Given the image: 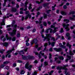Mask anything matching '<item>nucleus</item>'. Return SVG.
Here are the masks:
<instances>
[{"mask_svg":"<svg viewBox=\"0 0 75 75\" xmlns=\"http://www.w3.org/2000/svg\"><path fill=\"white\" fill-rule=\"evenodd\" d=\"M14 24H15V21H13L11 25L12 27H13L14 28L13 30V32L11 33V36H14V35H16V33L17 31L16 30V27H17V25H14Z\"/></svg>","mask_w":75,"mask_h":75,"instance_id":"obj_1","label":"nucleus"},{"mask_svg":"<svg viewBox=\"0 0 75 75\" xmlns=\"http://www.w3.org/2000/svg\"><path fill=\"white\" fill-rule=\"evenodd\" d=\"M46 37H45L44 38V41H45V40H46V39H47V41H48V43L49 44V45H50L51 44V42H50V38H51V35H50L47 34H46Z\"/></svg>","mask_w":75,"mask_h":75,"instance_id":"obj_2","label":"nucleus"},{"mask_svg":"<svg viewBox=\"0 0 75 75\" xmlns=\"http://www.w3.org/2000/svg\"><path fill=\"white\" fill-rule=\"evenodd\" d=\"M25 67L26 69H27L29 71H30L32 67H33V66L31 65H29V63L28 62L25 64Z\"/></svg>","mask_w":75,"mask_h":75,"instance_id":"obj_3","label":"nucleus"},{"mask_svg":"<svg viewBox=\"0 0 75 75\" xmlns=\"http://www.w3.org/2000/svg\"><path fill=\"white\" fill-rule=\"evenodd\" d=\"M22 58L23 59H34V57L31 56H28L26 57L25 56H23V55H22Z\"/></svg>","mask_w":75,"mask_h":75,"instance_id":"obj_4","label":"nucleus"},{"mask_svg":"<svg viewBox=\"0 0 75 75\" xmlns=\"http://www.w3.org/2000/svg\"><path fill=\"white\" fill-rule=\"evenodd\" d=\"M25 14H27V15L26 16L25 19H28V17L29 19L31 18V15L30 14V13L29 12V11H26L25 12Z\"/></svg>","mask_w":75,"mask_h":75,"instance_id":"obj_5","label":"nucleus"},{"mask_svg":"<svg viewBox=\"0 0 75 75\" xmlns=\"http://www.w3.org/2000/svg\"><path fill=\"white\" fill-rule=\"evenodd\" d=\"M69 24H67V25L65 24V23H64L62 24V26H63L64 28H65L66 30L67 31H68L69 30V28H68L69 27Z\"/></svg>","mask_w":75,"mask_h":75,"instance_id":"obj_6","label":"nucleus"},{"mask_svg":"<svg viewBox=\"0 0 75 75\" xmlns=\"http://www.w3.org/2000/svg\"><path fill=\"white\" fill-rule=\"evenodd\" d=\"M14 49L13 48L12 50H11L8 51H7V54L6 56V57L7 58V56L8 55H9V54H10V52H12V51H14Z\"/></svg>","mask_w":75,"mask_h":75,"instance_id":"obj_7","label":"nucleus"},{"mask_svg":"<svg viewBox=\"0 0 75 75\" xmlns=\"http://www.w3.org/2000/svg\"><path fill=\"white\" fill-rule=\"evenodd\" d=\"M25 38H27V40L25 41V42H26V46H29V44L28 42L29 41V39L28 38V37H27V36H26L25 37Z\"/></svg>","mask_w":75,"mask_h":75,"instance_id":"obj_8","label":"nucleus"},{"mask_svg":"<svg viewBox=\"0 0 75 75\" xmlns=\"http://www.w3.org/2000/svg\"><path fill=\"white\" fill-rule=\"evenodd\" d=\"M11 11L13 13H15L17 11V8L15 7H12L11 8Z\"/></svg>","mask_w":75,"mask_h":75,"instance_id":"obj_9","label":"nucleus"},{"mask_svg":"<svg viewBox=\"0 0 75 75\" xmlns=\"http://www.w3.org/2000/svg\"><path fill=\"white\" fill-rule=\"evenodd\" d=\"M66 57L67 58H68L65 60V61L66 62H67L68 61V60H69L71 59V57L70 56H69L68 54H67L66 55Z\"/></svg>","mask_w":75,"mask_h":75,"instance_id":"obj_10","label":"nucleus"},{"mask_svg":"<svg viewBox=\"0 0 75 75\" xmlns=\"http://www.w3.org/2000/svg\"><path fill=\"white\" fill-rule=\"evenodd\" d=\"M54 50L56 51H57V52H60V51H61L62 50V49L61 48H54Z\"/></svg>","mask_w":75,"mask_h":75,"instance_id":"obj_11","label":"nucleus"},{"mask_svg":"<svg viewBox=\"0 0 75 75\" xmlns=\"http://www.w3.org/2000/svg\"><path fill=\"white\" fill-rule=\"evenodd\" d=\"M38 41L36 39H35L34 40H32L31 42V44H33L34 43H35V44H37V43Z\"/></svg>","mask_w":75,"mask_h":75,"instance_id":"obj_12","label":"nucleus"},{"mask_svg":"<svg viewBox=\"0 0 75 75\" xmlns=\"http://www.w3.org/2000/svg\"><path fill=\"white\" fill-rule=\"evenodd\" d=\"M51 28H54V30H53V33H56V32L57 31V28H55L54 27V26L53 25H51Z\"/></svg>","mask_w":75,"mask_h":75,"instance_id":"obj_13","label":"nucleus"},{"mask_svg":"<svg viewBox=\"0 0 75 75\" xmlns=\"http://www.w3.org/2000/svg\"><path fill=\"white\" fill-rule=\"evenodd\" d=\"M60 13L62 15V16H67V13H66V12L64 11H61L60 12Z\"/></svg>","mask_w":75,"mask_h":75,"instance_id":"obj_14","label":"nucleus"},{"mask_svg":"<svg viewBox=\"0 0 75 75\" xmlns=\"http://www.w3.org/2000/svg\"><path fill=\"white\" fill-rule=\"evenodd\" d=\"M42 51H40V54H41L42 55H43V57H45V59H47V56L46 55H44V53H42Z\"/></svg>","mask_w":75,"mask_h":75,"instance_id":"obj_15","label":"nucleus"},{"mask_svg":"<svg viewBox=\"0 0 75 75\" xmlns=\"http://www.w3.org/2000/svg\"><path fill=\"white\" fill-rule=\"evenodd\" d=\"M49 30H50V33H52V29L51 28H49L48 29H47L46 30L45 33H48V32H49Z\"/></svg>","mask_w":75,"mask_h":75,"instance_id":"obj_16","label":"nucleus"},{"mask_svg":"<svg viewBox=\"0 0 75 75\" xmlns=\"http://www.w3.org/2000/svg\"><path fill=\"white\" fill-rule=\"evenodd\" d=\"M39 22L38 21H35L36 24H41L42 22V19H39Z\"/></svg>","mask_w":75,"mask_h":75,"instance_id":"obj_17","label":"nucleus"},{"mask_svg":"<svg viewBox=\"0 0 75 75\" xmlns=\"http://www.w3.org/2000/svg\"><path fill=\"white\" fill-rule=\"evenodd\" d=\"M66 35L68 37V40H71V37H70L69 33H67L66 34Z\"/></svg>","mask_w":75,"mask_h":75,"instance_id":"obj_18","label":"nucleus"},{"mask_svg":"<svg viewBox=\"0 0 75 75\" xmlns=\"http://www.w3.org/2000/svg\"><path fill=\"white\" fill-rule=\"evenodd\" d=\"M40 1L39 2L38 1H36V3L37 4H41V3H42L44 1L43 0H40Z\"/></svg>","mask_w":75,"mask_h":75,"instance_id":"obj_19","label":"nucleus"},{"mask_svg":"<svg viewBox=\"0 0 75 75\" xmlns=\"http://www.w3.org/2000/svg\"><path fill=\"white\" fill-rule=\"evenodd\" d=\"M47 45H48V43H45L44 45V47H45L44 49V50H43V52L44 51H45V50H46L47 48V47H47Z\"/></svg>","mask_w":75,"mask_h":75,"instance_id":"obj_20","label":"nucleus"},{"mask_svg":"<svg viewBox=\"0 0 75 75\" xmlns=\"http://www.w3.org/2000/svg\"><path fill=\"white\" fill-rule=\"evenodd\" d=\"M5 20L3 19L2 20V22L1 23V25H5V23H4V22H5Z\"/></svg>","mask_w":75,"mask_h":75,"instance_id":"obj_21","label":"nucleus"},{"mask_svg":"<svg viewBox=\"0 0 75 75\" xmlns=\"http://www.w3.org/2000/svg\"><path fill=\"white\" fill-rule=\"evenodd\" d=\"M6 38L7 40H10H10L11 39V38L9 37H8V34H6Z\"/></svg>","mask_w":75,"mask_h":75,"instance_id":"obj_22","label":"nucleus"},{"mask_svg":"<svg viewBox=\"0 0 75 75\" xmlns=\"http://www.w3.org/2000/svg\"><path fill=\"white\" fill-rule=\"evenodd\" d=\"M75 11H72L69 12V15H71V14H75Z\"/></svg>","mask_w":75,"mask_h":75,"instance_id":"obj_23","label":"nucleus"},{"mask_svg":"<svg viewBox=\"0 0 75 75\" xmlns=\"http://www.w3.org/2000/svg\"><path fill=\"white\" fill-rule=\"evenodd\" d=\"M57 69H59V70H61V69H63V67L62 66L60 67H57Z\"/></svg>","mask_w":75,"mask_h":75,"instance_id":"obj_24","label":"nucleus"},{"mask_svg":"<svg viewBox=\"0 0 75 75\" xmlns=\"http://www.w3.org/2000/svg\"><path fill=\"white\" fill-rule=\"evenodd\" d=\"M48 3H45L42 4V6L44 7H48Z\"/></svg>","mask_w":75,"mask_h":75,"instance_id":"obj_25","label":"nucleus"},{"mask_svg":"<svg viewBox=\"0 0 75 75\" xmlns=\"http://www.w3.org/2000/svg\"><path fill=\"white\" fill-rule=\"evenodd\" d=\"M18 53L21 55V54H24V50H22L19 52Z\"/></svg>","mask_w":75,"mask_h":75,"instance_id":"obj_26","label":"nucleus"},{"mask_svg":"<svg viewBox=\"0 0 75 75\" xmlns=\"http://www.w3.org/2000/svg\"><path fill=\"white\" fill-rule=\"evenodd\" d=\"M8 0H4V3L3 4V6L4 7H5L6 4V2H7Z\"/></svg>","mask_w":75,"mask_h":75,"instance_id":"obj_27","label":"nucleus"},{"mask_svg":"<svg viewBox=\"0 0 75 75\" xmlns=\"http://www.w3.org/2000/svg\"><path fill=\"white\" fill-rule=\"evenodd\" d=\"M67 45L69 47V49H71V45L69 44V42H67Z\"/></svg>","mask_w":75,"mask_h":75,"instance_id":"obj_28","label":"nucleus"},{"mask_svg":"<svg viewBox=\"0 0 75 75\" xmlns=\"http://www.w3.org/2000/svg\"><path fill=\"white\" fill-rule=\"evenodd\" d=\"M69 53L70 55H74V54L72 53L71 50H69Z\"/></svg>","mask_w":75,"mask_h":75,"instance_id":"obj_29","label":"nucleus"},{"mask_svg":"<svg viewBox=\"0 0 75 75\" xmlns=\"http://www.w3.org/2000/svg\"><path fill=\"white\" fill-rule=\"evenodd\" d=\"M68 65L64 66L63 68V69H64L65 70H66V71H67V69L66 68V67H68Z\"/></svg>","mask_w":75,"mask_h":75,"instance_id":"obj_30","label":"nucleus"},{"mask_svg":"<svg viewBox=\"0 0 75 75\" xmlns=\"http://www.w3.org/2000/svg\"><path fill=\"white\" fill-rule=\"evenodd\" d=\"M64 21L66 22V23H68L69 22V20L68 19H65L64 20Z\"/></svg>","mask_w":75,"mask_h":75,"instance_id":"obj_31","label":"nucleus"},{"mask_svg":"<svg viewBox=\"0 0 75 75\" xmlns=\"http://www.w3.org/2000/svg\"><path fill=\"white\" fill-rule=\"evenodd\" d=\"M41 8H42V6H40L39 7L36 9V11H39Z\"/></svg>","mask_w":75,"mask_h":75,"instance_id":"obj_32","label":"nucleus"},{"mask_svg":"<svg viewBox=\"0 0 75 75\" xmlns=\"http://www.w3.org/2000/svg\"><path fill=\"white\" fill-rule=\"evenodd\" d=\"M50 11H51V10L49 9L46 11V13H47V14H50Z\"/></svg>","mask_w":75,"mask_h":75,"instance_id":"obj_33","label":"nucleus"},{"mask_svg":"<svg viewBox=\"0 0 75 75\" xmlns=\"http://www.w3.org/2000/svg\"><path fill=\"white\" fill-rule=\"evenodd\" d=\"M59 59H61L62 60H63L64 59V57H63V56H59Z\"/></svg>","mask_w":75,"mask_h":75,"instance_id":"obj_34","label":"nucleus"},{"mask_svg":"<svg viewBox=\"0 0 75 75\" xmlns=\"http://www.w3.org/2000/svg\"><path fill=\"white\" fill-rule=\"evenodd\" d=\"M49 58L50 59H52V55L50 53L49 54Z\"/></svg>","mask_w":75,"mask_h":75,"instance_id":"obj_35","label":"nucleus"},{"mask_svg":"<svg viewBox=\"0 0 75 75\" xmlns=\"http://www.w3.org/2000/svg\"><path fill=\"white\" fill-rule=\"evenodd\" d=\"M28 2L27 1H26L25 3V7H27V5L28 4Z\"/></svg>","mask_w":75,"mask_h":75,"instance_id":"obj_36","label":"nucleus"},{"mask_svg":"<svg viewBox=\"0 0 75 75\" xmlns=\"http://www.w3.org/2000/svg\"><path fill=\"white\" fill-rule=\"evenodd\" d=\"M63 8L64 9V10H65V9H67V5H64L63 6Z\"/></svg>","mask_w":75,"mask_h":75,"instance_id":"obj_37","label":"nucleus"},{"mask_svg":"<svg viewBox=\"0 0 75 75\" xmlns=\"http://www.w3.org/2000/svg\"><path fill=\"white\" fill-rule=\"evenodd\" d=\"M3 45H4V46H5V47H7V46L8 45V43L7 42L4 43H3Z\"/></svg>","mask_w":75,"mask_h":75,"instance_id":"obj_38","label":"nucleus"},{"mask_svg":"<svg viewBox=\"0 0 75 75\" xmlns=\"http://www.w3.org/2000/svg\"><path fill=\"white\" fill-rule=\"evenodd\" d=\"M43 16L44 18H47V14H45L43 15Z\"/></svg>","mask_w":75,"mask_h":75,"instance_id":"obj_39","label":"nucleus"},{"mask_svg":"<svg viewBox=\"0 0 75 75\" xmlns=\"http://www.w3.org/2000/svg\"><path fill=\"white\" fill-rule=\"evenodd\" d=\"M51 44L52 47H54L55 46V42H52Z\"/></svg>","mask_w":75,"mask_h":75,"instance_id":"obj_40","label":"nucleus"},{"mask_svg":"<svg viewBox=\"0 0 75 75\" xmlns=\"http://www.w3.org/2000/svg\"><path fill=\"white\" fill-rule=\"evenodd\" d=\"M24 70H22L20 74L21 75H22V74H24Z\"/></svg>","mask_w":75,"mask_h":75,"instance_id":"obj_41","label":"nucleus"},{"mask_svg":"<svg viewBox=\"0 0 75 75\" xmlns=\"http://www.w3.org/2000/svg\"><path fill=\"white\" fill-rule=\"evenodd\" d=\"M54 72V71L53 70H52L49 73V74L50 75H52V74Z\"/></svg>","mask_w":75,"mask_h":75,"instance_id":"obj_42","label":"nucleus"},{"mask_svg":"<svg viewBox=\"0 0 75 75\" xmlns=\"http://www.w3.org/2000/svg\"><path fill=\"white\" fill-rule=\"evenodd\" d=\"M57 14H59V9H57L56 11Z\"/></svg>","mask_w":75,"mask_h":75,"instance_id":"obj_43","label":"nucleus"},{"mask_svg":"<svg viewBox=\"0 0 75 75\" xmlns=\"http://www.w3.org/2000/svg\"><path fill=\"white\" fill-rule=\"evenodd\" d=\"M11 4L12 5H14V4H16V3L14 1H13L11 2Z\"/></svg>","mask_w":75,"mask_h":75,"instance_id":"obj_44","label":"nucleus"},{"mask_svg":"<svg viewBox=\"0 0 75 75\" xmlns=\"http://www.w3.org/2000/svg\"><path fill=\"white\" fill-rule=\"evenodd\" d=\"M52 10L53 11H55V8L53 6H52Z\"/></svg>","mask_w":75,"mask_h":75,"instance_id":"obj_45","label":"nucleus"},{"mask_svg":"<svg viewBox=\"0 0 75 75\" xmlns=\"http://www.w3.org/2000/svg\"><path fill=\"white\" fill-rule=\"evenodd\" d=\"M4 51V50H1L0 51V52L1 54H3Z\"/></svg>","mask_w":75,"mask_h":75,"instance_id":"obj_46","label":"nucleus"},{"mask_svg":"<svg viewBox=\"0 0 75 75\" xmlns=\"http://www.w3.org/2000/svg\"><path fill=\"white\" fill-rule=\"evenodd\" d=\"M64 32V30H63V28H61V30L59 31L60 33H63Z\"/></svg>","mask_w":75,"mask_h":75,"instance_id":"obj_47","label":"nucleus"},{"mask_svg":"<svg viewBox=\"0 0 75 75\" xmlns=\"http://www.w3.org/2000/svg\"><path fill=\"white\" fill-rule=\"evenodd\" d=\"M12 40L13 41H16V37H13L12 39Z\"/></svg>","mask_w":75,"mask_h":75,"instance_id":"obj_48","label":"nucleus"},{"mask_svg":"<svg viewBox=\"0 0 75 75\" xmlns=\"http://www.w3.org/2000/svg\"><path fill=\"white\" fill-rule=\"evenodd\" d=\"M63 4H64V2L62 3L61 4V5H59V7H61V6H63Z\"/></svg>","mask_w":75,"mask_h":75,"instance_id":"obj_49","label":"nucleus"},{"mask_svg":"<svg viewBox=\"0 0 75 75\" xmlns=\"http://www.w3.org/2000/svg\"><path fill=\"white\" fill-rule=\"evenodd\" d=\"M56 63H57V64H60V63H61V61L59 60H57Z\"/></svg>","mask_w":75,"mask_h":75,"instance_id":"obj_50","label":"nucleus"},{"mask_svg":"<svg viewBox=\"0 0 75 75\" xmlns=\"http://www.w3.org/2000/svg\"><path fill=\"white\" fill-rule=\"evenodd\" d=\"M56 35L57 37H58V38H59V37H60V36H59V35H58V33H56Z\"/></svg>","mask_w":75,"mask_h":75,"instance_id":"obj_51","label":"nucleus"},{"mask_svg":"<svg viewBox=\"0 0 75 75\" xmlns=\"http://www.w3.org/2000/svg\"><path fill=\"white\" fill-rule=\"evenodd\" d=\"M8 63V62H4L3 64H5V65L6 64H7Z\"/></svg>","mask_w":75,"mask_h":75,"instance_id":"obj_52","label":"nucleus"},{"mask_svg":"<svg viewBox=\"0 0 75 75\" xmlns=\"http://www.w3.org/2000/svg\"><path fill=\"white\" fill-rule=\"evenodd\" d=\"M43 25H44L45 26H47V23L46 22H43Z\"/></svg>","mask_w":75,"mask_h":75,"instance_id":"obj_53","label":"nucleus"},{"mask_svg":"<svg viewBox=\"0 0 75 75\" xmlns=\"http://www.w3.org/2000/svg\"><path fill=\"white\" fill-rule=\"evenodd\" d=\"M44 64L45 66H47V65H48V63L47 62H45Z\"/></svg>","mask_w":75,"mask_h":75,"instance_id":"obj_54","label":"nucleus"},{"mask_svg":"<svg viewBox=\"0 0 75 75\" xmlns=\"http://www.w3.org/2000/svg\"><path fill=\"white\" fill-rule=\"evenodd\" d=\"M0 67L1 68H4V67H5V65L2 64Z\"/></svg>","mask_w":75,"mask_h":75,"instance_id":"obj_55","label":"nucleus"},{"mask_svg":"<svg viewBox=\"0 0 75 75\" xmlns=\"http://www.w3.org/2000/svg\"><path fill=\"white\" fill-rule=\"evenodd\" d=\"M25 8L24 9V11H25L27 10V7H25Z\"/></svg>","mask_w":75,"mask_h":75,"instance_id":"obj_56","label":"nucleus"},{"mask_svg":"<svg viewBox=\"0 0 75 75\" xmlns=\"http://www.w3.org/2000/svg\"><path fill=\"white\" fill-rule=\"evenodd\" d=\"M61 48H64V49H65L66 48V46L63 45L61 47Z\"/></svg>","mask_w":75,"mask_h":75,"instance_id":"obj_57","label":"nucleus"},{"mask_svg":"<svg viewBox=\"0 0 75 75\" xmlns=\"http://www.w3.org/2000/svg\"><path fill=\"white\" fill-rule=\"evenodd\" d=\"M42 47V46H41V47H39V48H38V51H40Z\"/></svg>","mask_w":75,"mask_h":75,"instance_id":"obj_58","label":"nucleus"},{"mask_svg":"<svg viewBox=\"0 0 75 75\" xmlns=\"http://www.w3.org/2000/svg\"><path fill=\"white\" fill-rule=\"evenodd\" d=\"M62 44L61 43H60L59 44V46L60 47H62V46H63Z\"/></svg>","mask_w":75,"mask_h":75,"instance_id":"obj_59","label":"nucleus"},{"mask_svg":"<svg viewBox=\"0 0 75 75\" xmlns=\"http://www.w3.org/2000/svg\"><path fill=\"white\" fill-rule=\"evenodd\" d=\"M16 7L17 8H19V7H20V6H19V5H18V4H17L16 6Z\"/></svg>","mask_w":75,"mask_h":75,"instance_id":"obj_60","label":"nucleus"},{"mask_svg":"<svg viewBox=\"0 0 75 75\" xmlns=\"http://www.w3.org/2000/svg\"><path fill=\"white\" fill-rule=\"evenodd\" d=\"M74 27H75V25H73V26H71V29H74Z\"/></svg>","mask_w":75,"mask_h":75,"instance_id":"obj_61","label":"nucleus"},{"mask_svg":"<svg viewBox=\"0 0 75 75\" xmlns=\"http://www.w3.org/2000/svg\"><path fill=\"white\" fill-rule=\"evenodd\" d=\"M37 74V73L36 71H34V73L33 74V75H36Z\"/></svg>","mask_w":75,"mask_h":75,"instance_id":"obj_62","label":"nucleus"},{"mask_svg":"<svg viewBox=\"0 0 75 75\" xmlns=\"http://www.w3.org/2000/svg\"><path fill=\"white\" fill-rule=\"evenodd\" d=\"M17 37H20V33H18L17 34Z\"/></svg>","mask_w":75,"mask_h":75,"instance_id":"obj_63","label":"nucleus"},{"mask_svg":"<svg viewBox=\"0 0 75 75\" xmlns=\"http://www.w3.org/2000/svg\"><path fill=\"white\" fill-rule=\"evenodd\" d=\"M7 30L8 31H11V28H7Z\"/></svg>","mask_w":75,"mask_h":75,"instance_id":"obj_64","label":"nucleus"}]
</instances>
